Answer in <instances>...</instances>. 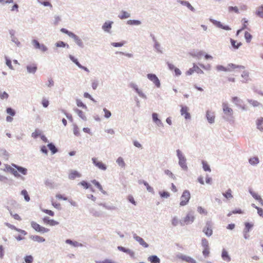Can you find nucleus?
Listing matches in <instances>:
<instances>
[{
	"label": "nucleus",
	"mask_w": 263,
	"mask_h": 263,
	"mask_svg": "<svg viewBox=\"0 0 263 263\" xmlns=\"http://www.w3.org/2000/svg\"><path fill=\"white\" fill-rule=\"evenodd\" d=\"M177 156L179 158V164L180 166L184 170H186L187 168V166L186 164V159L183 156L181 151L179 149L177 150Z\"/></svg>",
	"instance_id": "f257e3e1"
},
{
	"label": "nucleus",
	"mask_w": 263,
	"mask_h": 263,
	"mask_svg": "<svg viewBox=\"0 0 263 263\" xmlns=\"http://www.w3.org/2000/svg\"><path fill=\"white\" fill-rule=\"evenodd\" d=\"M191 198L190 193L189 191L185 190L183 192L180 198V205L183 206L186 205Z\"/></svg>",
	"instance_id": "f03ea898"
},
{
	"label": "nucleus",
	"mask_w": 263,
	"mask_h": 263,
	"mask_svg": "<svg viewBox=\"0 0 263 263\" xmlns=\"http://www.w3.org/2000/svg\"><path fill=\"white\" fill-rule=\"evenodd\" d=\"M222 106L224 114L228 117L232 118L233 115L232 108H231L227 103H223Z\"/></svg>",
	"instance_id": "7ed1b4c3"
},
{
	"label": "nucleus",
	"mask_w": 263,
	"mask_h": 263,
	"mask_svg": "<svg viewBox=\"0 0 263 263\" xmlns=\"http://www.w3.org/2000/svg\"><path fill=\"white\" fill-rule=\"evenodd\" d=\"M31 226L34 230L39 232L44 233L49 231V229L41 226L40 224L34 221H32L31 222Z\"/></svg>",
	"instance_id": "20e7f679"
},
{
	"label": "nucleus",
	"mask_w": 263,
	"mask_h": 263,
	"mask_svg": "<svg viewBox=\"0 0 263 263\" xmlns=\"http://www.w3.org/2000/svg\"><path fill=\"white\" fill-rule=\"evenodd\" d=\"M203 232L208 237H210L212 235V225L210 221H208L206 223V226L203 229Z\"/></svg>",
	"instance_id": "39448f33"
},
{
	"label": "nucleus",
	"mask_w": 263,
	"mask_h": 263,
	"mask_svg": "<svg viewBox=\"0 0 263 263\" xmlns=\"http://www.w3.org/2000/svg\"><path fill=\"white\" fill-rule=\"evenodd\" d=\"M147 77L148 79L152 81L157 87H159L160 86V81L155 74L150 73L148 74Z\"/></svg>",
	"instance_id": "423d86ee"
},
{
	"label": "nucleus",
	"mask_w": 263,
	"mask_h": 263,
	"mask_svg": "<svg viewBox=\"0 0 263 263\" xmlns=\"http://www.w3.org/2000/svg\"><path fill=\"white\" fill-rule=\"evenodd\" d=\"M92 162L93 164L98 167L99 169L102 170H106V166L105 164H104L102 162L99 161L98 160V159L96 158H93L92 159Z\"/></svg>",
	"instance_id": "0eeeda50"
},
{
	"label": "nucleus",
	"mask_w": 263,
	"mask_h": 263,
	"mask_svg": "<svg viewBox=\"0 0 263 263\" xmlns=\"http://www.w3.org/2000/svg\"><path fill=\"white\" fill-rule=\"evenodd\" d=\"M180 113L182 116L184 117L185 119H190L191 118V115L189 112V108L187 106H182Z\"/></svg>",
	"instance_id": "6e6552de"
},
{
	"label": "nucleus",
	"mask_w": 263,
	"mask_h": 263,
	"mask_svg": "<svg viewBox=\"0 0 263 263\" xmlns=\"http://www.w3.org/2000/svg\"><path fill=\"white\" fill-rule=\"evenodd\" d=\"M232 102L236 106L241 107L243 110L246 109L245 106L241 105L242 100L237 97H233L232 98Z\"/></svg>",
	"instance_id": "1a4fd4ad"
},
{
	"label": "nucleus",
	"mask_w": 263,
	"mask_h": 263,
	"mask_svg": "<svg viewBox=\"0 0 263 263\" xmlns=\"http://www.w3.org/2000/svg\"><path fill=\"white\" fill-rule=\"evenodd\" d=\"M81 176V174L78 171L75 170H72L70 172L68 178L71 180H73L77 178H79Z\"/></svg>",
	"instance_id": "9d476101"
},
{
	"label": "nucleus",
	"mask_w": 263,
	"mask_h": 263,
	"mask_svg": "<svg viewBox=\"0 0 263 263\" xmlns=\"http://www.w3.org/2000/svg\"><path fill=\"white\" fill-rule=\"evenodd\" d=\"M134 238L136 241H137L144 248H147L148 247V245L141 237H140L136 235H135L134 236Z\"/></svg>",
	"instance_id": "9b49d317"
},
{
	"label": "nucleus",
	"mask_w": 263,
	"mask_h": 263,
	"mask_svg": "<svg viewBox=\"0 0 263 263\" xmlns=\"http://www.w3.org/2000/svg\"><path fill=\"white\" fill-rule=\"evenodd\" d=\"M118 249L121 251L128 254L132 257H134L135 256V253L130 249H126L122 246H118Z\"/></svg>",
	"instance_id": "f8f14e48"
},
{
	"label": "nucleus",
	"mask_w": 263,
	"mask_h": 263,
	"mask_svg": "<svg viewBox=\"0 0 263 263\" xmlns=\"http://www.w3.org/2000/svg\"><path fill=\"white\" fill-rule=\"evenodd\" d=\"M179 258L188 263H197L196 261L194 259L186 255H181L179 257Z\"/></svg>",
	"instance_id": "ddd939ff"
},
{
	"label": "nucleus",
	"mask_w": 263,
	"mask_h": 263,
	"mask_svg": "<svg viewBox=\"0 0 263 263\" xmlns=\"http://www.w3.org/2000/svg\"><path fill=\"white\" fill-rule=\"evenodd\" d=\"M206 118L209 123H213L215 120V115L213 112L211 111H207L206 112Z\"/></svg>",
	"instance_id": "4468645a"
},
{
	"label": "nucleus",
	"mask_w": 263,
	"mask_h": 263,
	"mask_svg": "<svg viewBox=\"0 0 263 263\" xmlns=\"http://www.w3.org/2000/svg\"><path fill=\"white\" fill-rule=\"evenodd\" d=\"M249 192L251 195L253 197V198H255L257 201H258L260 204L262 206H263V200L262 199L261 197L258 194L251 190H250Z\"/></svg>",
	"instance_id": "2eb2a0df"
},
{
	"label": "nucleus",
	"mask_w": 263,
	"mask_h": 263,
	"mask_svg": "<svg viewBox=\"0 0 263 263\" xmlns=\"http://www.w3.org/2000/svg\"><path fill=\"white\" fill-rule=\"evenodd\" d=\"M194 220V217L191 214H188L183 219V223L187 224L192 222Z\"/></svg>",
	"instance_id": "dca6fc26"
},
{
	"label": "nucleus",
	"mask_w": 263,
	"mask_h": 263,
	"mask_svg": "<svg viewBox=\"0 0 263 263\" xmlns=\"http://www.w3.org/2000/svg\"><path fill=\"white\" fill-rule=\"evenodd\" d=\"M31 239L34 241H37L38 242H42L45 241V239L41 236L38 235H32L30 236Z\"/></svg>",
	"instance_id": "f3484780"
},
{
	"label": "nucleus",
	"mask_w": 263,
	"mask_h": 263,
	"mask_svg": "<svg viewBox=\"0 0 263 263\" xmlns=\"http://www.w3.org/2000/svg\"><path fill=\"white\" fill-rule=\"evenodd\" d=\"M257 128L260 131L263 130V118L260 117L256 121Z\"/></svg>",
	"instance_id": "a211bd4d"
},
{
	"label": "nucleus",
	"mask_w": 263,
	"mask_h": 263,
	"mask_svg": "<svg viewBox=\"0 0 263 263\" xmlns=\"http://www.w3.org/2000/svg\"><path fill=\"white\" fill-rule=\"evenodd\" d=\"M12 165L15 168H16L17 170L23 175H26L27 174V170L26 168L21 166H17L14 164H12Z\"/></svg>",
	"instance_id": "6ab92c4d"
},
{
	"label": "nucleus",
	"mask_w": 263,
	"mask_h": 263,
	"mask_svg": "<svg viewBox=\"0 0 263 263\" xmlns=\"http://www.w3.org/2000/svg\"><path fill=\"white\" fill-rule=\"evenodd\" d=\"M221 257L224 260L227 261H230L231 260V258L229 255L228 252L224 249L222 250Z\"/></svg>",
	"instance_id": "aec40b11"
},
{
	"label": "nucleus",
	"mask_w": 263,
	"mask_h": 263,
	"mask_svg": "<svg viewBox=\"0 0 263 263\" xmlns=\"http://www.w3.org/2000/svg\"><path fill=\"white\" fill-rule=\"evenodd\" d=\"M112 22H106L102 26L103 29L106 32H109V30L111 28V25Z\"/></svg>",
	"instance_id": "412c9836"
},
{
	"label": "nucleus",
	"mask_w": 263,
	"mask_h": 263,
	"mask_svg": "<svg viewBox=\"0 0 263 263\" xmlns=\"http://www.w3.org/2000/svg\"><path fill=\"white\" fill-rule=\"evenodd\" d=\"M7 226L12 229H13L20 233H21L22 234L24 235H25L27 234V232L24 231V230H21V229H17L16 228L15 226H13V225H11L10 224H9V223H7Z\"/></svg>",
	"instance_id": "4be33fe9"
},
{
	"label": "nucleus",
	"mask_w": 263,
	"mask_h": 263,
	"mask_svg": "<svg viewBox=\"0 0 263 263\" xmlns=\"http://www.w3.org/2000/svg\"><path fill=\"white\" fill-rule=\"evenodd\" d=\"M148 260L152 263H160V259L156 255H152L148 258Z\"/></svg>",
	"instance_id": "5701e85b"
},
{
	"label": "nucleus",
	"mask_w": 263,
	"mask_h": 263,
	"mask_svg": "<svg viewBox=\"0 0 263 263\" xmlns=\"http://www.w3.org/2000/svg\"><path fill=\"white\" fill-rule=\"evenodd\" d=\"M6 167L7 170L9 171L15 177L20 176V175L18 174L17 171L15 170L14 168H13L9 165H7Z\"/></svg>",
	"instance_id": "b1692460"
},
{
	"label": "nucleus",
	"mask_w": 263,
	"mask_h": 263,
	"mask_svg": "<svg viewBox=\"0 0 263 263\" xmlns=\"http://www.w3.org/2000/svg\"><path fill=\"white\" fill-rule=\"evenodd\" d=\"M227 69H228V71L233 70L237 68H244L243 66L236 65H235V64H232V63L228 64V66H227Z\"/></svg>",
	"instance_id": "393cba45"
},
{
	"label": "nucleus",
	"mask_w": 263,
	"mask_h": 263,
	"mask_svg": "<svg viewBox=\"0 0 263 263\" xmlns=\"http://www.w3.org/2000/svg\"><path fill=\"white\" fill-rule=\"evenodd\" d=\"M27 69L29 73H35L37 69V67L35 64H32L27 66Z\"/></svg>",
	"instance_id": "a878e982"
},
{
	"label": "nucleus",
	"mask_w": 263,
	"mask_h": 263,
	"mask_svg": "<svg viewBox=\"0 0 263 263\" xmlns=\"http://www.w3.org/2000/svg\"><path fill=\"white\" fill-rule=\"evenodd\" d=\"M214 24H215L217 27L221 28L223 29H224L226 30H229L231 29V28L228 26H223L222 24L218 21H215L214 22Z\"/></svg>",
	"instance_id": "bb28decb"
},
{
	"label": "nucleus",
	"mask_w": 263,
	"mask_h": 263,
	"mask_svg": "<svg viewBox=\"0 0 263 263\" xmlns=\"http://www.w3.org/2000/svg\"><path fill=\"white\" fill-rule=\"evenodd\" d=\"M130 16V14L126 11H122L120 15H119V17L120 19H125L129 17Z\"/></svg>",
	"instance_id": "cd10ccee"
},
{
	"label": "nucleus",
	"mask_w": 263,
	"mask_h": 263,
	"mask_svg": "<svg viewBox=\"0 0 263 263\" xmlns=\"http://www.w3.org/2000/svg\"><path fill=\"white\" fill-rule=\"evenodd\" d=\"M70 37H71L72 38H73L74 39V40L75 41V42L78 45H79L80 46H82L83 43H82V41L76 34L73 33L72 35H71Z\"/></svg>",
	"instance_id": "c85d7f7f"
},
{
	"label": "nucleus",
	"mask_w": 263,
	"mask_h": 263,
	"mask_svg": "<svg viewBox=\"0 0 263 263\" xmlns=\"http://www.w3.org/2000/svg\"><path fill=\"white\" fill-rule=\"evenodd\" d=\"M256 14L257 16H258L262 18L263 17V6H260L257 8Z\"/></svg>",
	"instance_id": "c756f323"
},
{
	"label": "nucleus",
	"mask_w": 263,
	"mask_h": 263,
	"mask_svg": "<svg viewBox=\"0 0 263 263\" xmlns=\"http://www.w3.org/2000/svg\"><path fill=\"white\" fill-rule=\"evenodd\" d=\"M249 162L251 165H255L259 163V159L257 157H254L251 158L249 160Z\"/></svg>",
	"instance_id": "7c9ffc66"
},
{
	"label": "nucleus",
	"mask_w": 263,
	"mask_h": 263,
	"mask_svg": "<svg viewBox=\"0 0 263 263\" xmlns=\"http://www.w3.org/2000/svg\"><path fill=\"white\" fill-rule=\"evenodd\" d=\"M49 149L51 151L52 154H55L57 152L58 149L52 143H49L47 145Z\"/></svg>",
	"instance_id": "2f4dec72"
},
{
	"label": "nucleus",
	"mask_w": 263,
	"mask_h": 263,
	"mask_svg": "<svg viewBox=\"0 0 263 263\" xmlns=\"http://www.w3.org/2000/svg\"><path fill=\"white\" fill-rule=\"evenodd\" d=\"M223 195L227 199L233 198V195H232V191L231 189L228 190L226 193H223Z\"/></svg>",
	"instance_id": "473e14b6"
},
{
	"label": "nucleus",
	"mask_w": 263,
	"mask_h": 263,
	"mask_svg": "<svg viewBox=\"0 0 263 263\" xmlns=\"http://www.w3.org/2000/svg\"><path fill=\"white\" fill-rule=\"evenodd\" d=\"M245 228L244 231L247 232H249L250 229L253 227V224L249 222H246L245 223Z\"/></svg>",
	"instance_id": "72a5a7b5"
},
{
	"label": "nucleus",
	"mask_w": 263,
	"mask_h": 263,
	"mask_svg": "<svg viewBox=\"0 0 263 263\" xmlns=\"http://www.w3.org/2000/svg\"><path fill=\"white\" fill-rule=\"evenodd\" d=\"M231 43L232 46L236 49L238 48L241 45L240 42L237 43L236 41H235L233 39H231Z\"/></svg>",
	"instance_id": "f704fd0d"
},
{
	"label": "nucleus",
	"mask_w": 263,
	"mask_h": 263,
	"mask_svg": "<svg viewBox=\"0 0 263 263\" xmlns=\"http://www.w3.org/2000/svg\"><path fill=\"white\" fill-rule=\"evenodd\" d=\"M245 39H246L247 42L250 43L252 40V36L248 32H246L245 33Z\"/></svg>",
	"instance_id": "c9c22d12"
},
{
	"label": "nucleus",
	"mask_w": 263,
	"mask_h": 263,
	"mask_svg": "<svg viewBox=\"0 0 263 263\" xmlns=\"http://www.w3.org/2000/svg\"><path fill=\"white\" fill-rule=\"evenodd\" d=\"M139 183H143L146 187L148 191L152 192L153 191V188L149 186L148 183L145 181H140Z\"/></svg>",
	"instance_id": "e433bc0d"
},
{
	"label": "nucleus",
	"mask_w": 263,
	"mask_h": 263,
	"mask_svg": "<svg viewBox=\"0 0 263 263\" xmlns=\"http://www.w3.org/2000/svg\"><path fill=\"white\" fill-rule=\"evenodd\" d=\"M202 166L204 171L211 172V168L209 164L205 161H203L202 162Z\"/></svg>",
	"instance_id": "4c0bfd02"
},
{
	"label": "nucleus",
	"mask_w": 263,
	"mask_h": 263,
	"mask_svg": "<svg viewBox=\"0 0 263 263\" xmlns=\"http://www.w3.org/2000/svg\"><path fill=\"white\" fill-rule=\"evenodd\" d=\"M21 194L24 196V198L26 201H29L30 200V197L26 190H24L22 191Z\"/></svg>",
	"instance_id": "58836bf2"
},
{
	"label": "nucleus",
	"mask_w": 263,
	"mask_h": 263,
	"mask_svg": "<svg viewBox=\"0 0 263 263\" xmlns=\"http://www.w3.org/2000/svg\"><path fill=\"white\" fill-rule=\"evenodd\" d=\"M252 206L257 209L258 214L263 217V209L255 205L254 204H252Z\"/></svg>",
	"instance_id": "ea45409f"
},
{
	"label": "nucleus",
	"mask_w": 263,
	"mask_h": 263,
	"mask_svg": "<svg viewBox=\"0 0 263 263\" xmlns=\"http://www.w3.org/2000/svg\"><path fill=\"white\" fill-rule=\"evenodd\" d=\"M248 101L250 104H251L254 107H257L260 105V103L257 101L256 100H248Z\"/></svg>",
	"instance_id": "a19ab883"
},
{
	"label": "nucleus",
	"mask_w": 263,
	"mask_h": 263,
	"mask_svg": "<svg viewBox=\"0 0 263 263\" xmlns=\"http://www.w3.org/2000/svg\"><path fill=\"white\" fill-rule=\"evenodd\" d=\"M181 3L184 5H185L191 11H193L194 10V8L192 6V5L188 2L181 1Z\"/></svg>",
	"instance_id": "79ce46f5"
},
{
	"label": "nucleus",
	"mask_w": 263,
	"mask_h": 263,
	"mask_svg": "<svg viewBox=\"0 0 263 263\" xmlns=\"http://www.w3.org/2000/svg\"><path fill=\"white\" fill-rule=\"evenodd\" d=\"M201 245L203 248H209L208 241L205 238H202L201 240Z\"/></svg>",
	"instance_id": "37998d69"
},
{
	"label": "nucleus",
	"mask_w": 263,
	"mask_h": 263,
	"mask_svg": "<svg viewBox=\"0 0 263 263\" xmlns=\"http://www.w3.org/2000/svg\"><path fill=\"white\" fill-rule=\"evenodd\" d=\"M117 163L121 166L124 167L125 166V163L122 158L119 157L117 160Z\"/></svg>",
	"instance_id": "c03bdc74"
},
{
	"label": "nucleus",
	"mask_w": 263,
	"mask_h": 263,
	"mask_svg": "<svg viewBox=\"0 0 263 263\" xmlns=\"http://www.w3.org/2000/svg\"><path fill=\"white\" fill-rule=\"evenodd\" d=\"M75 111L77 112V114L78 115V116L81 117L82 119L85 118V116L82 111L81 110H79L78 109H74Z\"/></svg>",
	"instance_id": "a18cd8bd"
},
{
	"label": "nucleus",
	"mask_w": 263,
	"mask_h": 263,
	"mask_svg": "<svg viewBox=\"0 0 263 263\" xmlns=\"http://www.w3.org/2000/svg\"><path fill=\"white\" fill-rule=\"evenodd\" d=\"M0 155H3L5 159H8V153L5 149H2L0 151Z\"/></svg>",
	"instance_id": "49530a36"
},
{
	"label": "nucleus",
	"mask_w": 263,
	"mask_h": 263,
	"mask_svg": "<svg viewBox=\"0 0 263 263\" xmlns=\"http://www.w3.org/2000/svg\"><path fill=\"white\" fill-rule=\"evenodd\" d=\"M141 22L137 20H129L127 21V24L129 25H138L140 24Z\"/></svg>",
	"instance_id": "de8ad7c7"
},
{
	"label": "nucleus",
	"mask_w": 263,
	"mask_h": 263,
	"mask_svg": "<svg viewBox=\"0 0 263 263\" xmlns=\"http://www.w3.org/2000/svg\"><path fill=\"white\" fill-rule=\"evenodd\" d=\"M79 184L83 186L85 189H89L90 187V185L85 181H81Z\"/></svg>",
	"instance_id": "09e8293b"
},
{
	"label": "nucleus",
	"mask_w": 263,
	"mask_h": 263,
	"mask_svg": "<svg viewBox=\"0 0 263 263\" xmlns=\"http://www.w3.org/2000/svg\"><path fill=\"white\" fill-rule=\"evenodd\" d=\"M228 9L230 12L234 11L236 13H239L238 8L236 6H235V7L230 6L228 8Z\"/></svg>",
	"instance_id": "8fccbe9b"
},
{
	"label": "nucleus",
	"mask_w": 263,
	"mask_h": 263,
	"mask_svg": "<svg viewBox=\"0 0 263 263\" xmlns=\"http://www.w3.org/2000/svg\"><path fill=\"white\" fill-rule=\"evenodd\" d=\"M5 59H6V65L8 66V67L11 69H13V66L11 64V61L7 57H5Z\"/></svg>",
	"instance_id": "3c124183"
},
{
	"label": "nucleus",
	"mask_w": 263,
	"mask_h": 263,
	"mask_svg": "<svg viewBox=\"0 0 263 263\" xmlns=\"http://www.w3.org/2000/svg\"><path fill=\"white\" fill-rule=\"evenodd\" d=\"M103 111L104 112V117L105 118H108L111 116V114L110 111L109 110H107L106 108H104L103 109Z\"/></svg>",
	"instance_id": "603ef678"
},
{
	"label": "nucleus",
	"mask_w": 263,
	"mask_h": 263,
	"mask_svg": "<svg viewBox=\"0 0 263 263\" xmlns=\"http://www.w3.org/2000/svg\"><path fill=\"white\" fill-rule=\"evenodd\" d=\"M25 260L26 263H32L33 261V257L31 255L26 256L25 257Z\"/></svg>",
	"instance_id": "864d4df0"
},
{
	"label": "nucleus",
	"mask_w": 263,
	"mask_h": 263,
	"mask_svg": "<svg viewBox=\"0 0 263 263\" xmlns=\"http://www.w3.org/2000/svg\"><path fill=\"white\" fill-rule=\"evenodd\" d=\"M202 254L204 257L208 256L210 254L209 247L203 248V251H202Z\"/></svg>",
	"instance_id": "5fc2aeb1"
},
{
	"label": "nucleus",
	"mask_w": 263,
	"mask_h": 263,
	"mask_svg": "<svg viewBox=\"0 0 263 263\" xmlns=\"http://www.w3.org/2000/svg\"><path fill=\"white\" fill-rule=\"evenodd\" d=\"M196 69H199V67L194 65L192 68L189 69V70L187 71V74L188 75L192 74L195 71V70H196Z\"/></svg>",
	"instance_id": "6e6d98bb"
},
{
	"label": "nucleus",
	"mask_w": 263,
	"mask_h": 263,
	"mask_svg": "<svg viewBox=\"0 0 263 263\" xmlns=\"http://www.w3.org/2000/svg\"><path fill=\"white\" fill-rule=\"evenodd\" d=\"M96 263H117L116 261L111 260L110 259H106L103 261H97Z\"/></svg>",
	"instance_id": "4d7b16f0"
},
{
	"label": "nucleus",
	"mask_w": 263,
	"mask_h": 263,
	"mask_svg": "<svg viewBox=\"0 0 263 263\" xmlns=\"http://www.w3.org/2000/svg\"><path fill=\"white\" fill-rule=\"evenodd\" d=\"M7 113L12 116H14L15 114V111L11 108H7L6 110Z\"/></svg>",
	"instance_id": "13d9d810"
},
{
	"label": "nucleus",
	"mask_w": 263,
	"mask_h": 263,
	"mask_svg": "<svg viewBox=\"0 0 263 263\" xmlns=\"http://www.w3.org/2000/svg\"><path fill=\"white\" fill-rule=\"evenodd\" d=\"M69 58L70 60L74 62L79 67L80 66L81 67V65L79 63V62L78 61L77 59H75L73 56L70 55Z\"/></svg>",
	"instance_id": "bf43d9fd"
},
{
	"label": "nucleus",
	"mask_w": 263,
	"mask_h": 263,
	"mask_svg": "<svg viewBox=\"0 0 263 263\" xmlns=\"http://www.w3.org/2000/svg\"><path fill=\"white\" fill-rule=\"evenodd\" d=\"M69 58L70 60L74 62L79 67L80 66L81 67V65L79 63V62L78 61L77 59H75L73 56L70 55Z\"/></svg>",
	"instance_id": "052dcab7"
},
{
	"label": "nucleus",
	"mask_w": 263,
	"mask_h": 263,
	"mask_svg": "<svg viewBox=\"0 0 263 263\" xmlns=\"http://www.w3.org/2000/svg\"><path fill=\"white\" fill-rule=\"evenodd\" d=\"M69 58L70 60L74 62L79 67L80 66L81 67V65L79 63V62L78 61L77 59H75L73 56L70 55Z\"/></svg>",
	"instance_id": "680f3d73"
},
{
	"label": "nucleus",
	"mask_w": 263,
	"mask_h": 263,
	"mask_svg": "<svg viewBox=\"0 0 263 263\" xmlns=\"http://www.w3.org/2000/svg\"><path fill=\"white\" fill-rule=\"evenodd\" d=\"M8 94L5 91L3 92H0V97L2 99H6L8 98Z\"/></svg>",
	"instance_id": "e2e57ef3"
},
{
	"label": "nucleus",
	"mask_w": 263,
	"mask_h": 263,
	"mask_svg": "<svg viewBox=\"0 0 263 263\" xmlns=\"http://www.w3.org/2000/svg\"><path fill=\"white\" fill-rule=\"evenodd\" d=\"M77 104L79 107L87 108L86 106L80 100H77Z\"/></svg>",
	"instance_id": "0e129e2a"
},
{
	"label": "nucleus",
	"mask_w": 263,
	"mask_h": 263,
	"mask_svg": "<svg viewBox=\"0 0 263 263\" xmlns=\"http://www.w3.org/2000/svg\"><path fill=\"white\" fill-rule=\"evenodd\" d=\"M32 44L34 46V47L35 48V49H38L40 48V44L39 43V42L36 40H33L32 41Z\"/></svg>",
	"instance_id": "69168bd1"
},
{
	"label": "nucleus",
	"mask_w": 263,
	"mask_h": 263,
	"mask_svg": "<svg viewBox=\"0 0 263 263\" xmlns=\"http://www.w3.org/2000/svg\"><path fill=\"white\" fill-rule=\"evenodd\" d=\"M197 211L200 214H207L206 210L201 206H199L197 209Z\"/></svg>",
	"instance_id": "338daca9"
},
{
	"label": "nucleus",
	"mask_w": 263,
	"mask_h": 263,
	"mask_svg": "<svg viewBox=\"0 0 263 263\" xmlns=\"http://www.w3.org/2000/svg\"><path fill=\"white\" fill-rule=\"evenodd\" d=\"M73 133L76 136H79L80 135L79 128L77 126H75L73 128Z\"/></svg>",
	"instance_id": "774afa93"
}]
</instances>
